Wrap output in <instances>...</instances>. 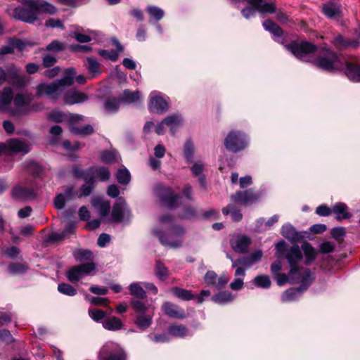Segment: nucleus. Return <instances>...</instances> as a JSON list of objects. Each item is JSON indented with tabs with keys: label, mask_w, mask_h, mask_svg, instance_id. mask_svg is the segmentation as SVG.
<instances>
[{
	"label": "nucleus",
	"mask_w": 360,
	"mask_h": 360,
	"mask_svg": "<svg viewBox=\"0 0 360 360\" xmlns=\"http://www.w3.org/2000/svg\"><path fill=\"white\" fill-rule=\"evenodd\" d=\"M285 48L300 60L313 63L327 71L339 70L342 67L340 56L336 53L328 48L319 49L316 45L307 41H294L285 45Z\"/></svg>",
	"instance_id": "f257e3e1"
},
{
	"label": "nucleus",
	"mask_w": 360,
	"mask_h": 360,
	"mask_svg": "<svg viewBox=\"0 0 360 360\" xmlns=\"http://www.w3.org/2000/svg\"><path fill=\"white\" fill-rule=\"evenodd\" d=\"M27 7H17L13 11L12 16L27 23L34 22L39 13H55L54 6L44 0H20Z\"/></svg>",
	"instance_id": "f03ea898"
},
{
	"label": "nucleus",
	"mask_w": 360,
	"mask_h": 360,
	"mask_svg": "<svg viewBox=\"0 0 360 360\" xmlns=\"http://www.w3.org/2000/svg\"><path fill=\"white\" fill-rule=\"evenodd\" d=\"M76 71L74 68L65 70L63 77L51 84H41L37 87V94L39 96H47L48 98L56 100L60 96L65 86H71L74 82Z\"/></svg>",
	"instance_id": "7ed1b4c3"
},
{
	"label": "nucleus",
	"mask_w": 360,
	"mask_h": 360,
	"mask_svg": "<svg viewBox=\"0 0 360 360\" xmlns=\"http://www.w3.org/2000/svg\"><path fill=\"white\" fill-rule=\"evenodd\" d=\"M277 251V256L280 257L281 255H285L290 266V275L291 278H294L295 273V267L298 266L297 264L302 259V250L297 245H294L290 248L286 249V243L283 240H281L276 245Z\"/></svg>",
	"instance_id": "20e7f679"
},
{
	"label": "nucleus",
	"mask_w": 360,
	"mask_h": 360,
	"mask_svg": "<svg viewBox=\"0 0 360 360\" xmlns=\"http://www.w3.org/2000/svg\"><path fill=\"white\" fill-rule=\"evenodd\" d=\"M74 175L86 181H93L96 184V181H106L110 178V172L103 167H91L86 170H83L78 165H75L72 168Z\"/></svg>",
	"instance_id": "39448f33"
},
{
	"label": "nucleus",
	"mask_w": 360,
	"mask_h": 360,
	"mask_svg": "<svg viewBox=\"0 0 360 360\" xmlns=\"http://www.w3.org/2000/svg\"><path fill=\"white\" fill-rule=\"evenodd\" d=\"M98 360H126L127 356L120 345L112 341L105 342L100 349Z\"/></svg>",
	"instance_id": "423d86ee"
},
{
	"label": "nucleus",
	"mask_w": 360,
	"mask_h": 360,
	"mask_svg": "<svg viewBox=\"0 0 360 360\" xmlns=\"http://www.w3.org/2000/svg\"><path fill=\"white\" fill-rule=\"evenodd\" d=\"M248 144L246 136L239 131H231L224 141L225 147L234 153L243 150Z\"/></svg>",
	"instance_id": "0eeeda50"
},
{
	"label": "nucleus",
	"mask_w": 360,
	"mask_h": 360,
	"mask_svg": "<svg viewBox=\"0 0 360 360\" xmlns=\"http://www.w3.org/2000/svg\"><path fill=\"white\" fill-rule=\"evenodd\" d=\"M13 98L16 109L12 108L10 110L11 116L19 117L30 112V104L33 100V96L31 94H17Z\"/></svg>",
	"instance_id": "6e6552de"
},
{
	"label": "nucleus",
	"mask_w": 360,
	"mask_h": 360,
	"mask_svg": "<svg viewBox=\"0 0 360 360\" xmlns=\"http://www.w3.org/2000/svg\"><path fill=\"white\" fill-rule=\"evenodd\" d=\"M95 269L96 265L94 262L75 265L67 271L66 277L69 281L75 283L89 275L91 272L94 271Z\"/></svg>",
	"instance_id": "1a4fd4ad"
},
{
	"label": "nucleus",
	"mask_w": 360,
	"mask_h": 360,
	"mask_svg": "<svg viewBox=\"0 0 360 360\" xmlns=\"http://www.w3.org/2000/svg\"><path fill=\"white\" fill-rule=\"evenodd\" d=\"M155 193L161 203L169 208H174L179 205V200L181 198L178 195H174L172 188L158 185L155 187Z\"/></svg>",
	"instance_id": "9d476101"
},
{
	"label": "nucleus",
	"mask_w": 360,
	"mask_h": 360,
	"mask_svg": "<svg viewBox=\"0 0 360 360\" xmlns=\"http://www.w3.org/2000/svg\"><path fill=\"white\" fill-rule=\"evenodd\" d=\"M185 230L181 226L174 227L172 233L166 237L160 231L154 230V234L159 238L160 243L170 248H176L182 245V242L179 239H174L175 237H181L184 234Z\"/></svg>",
	"instance_id": "9b49d317"
},
{
	"label": "nucleus",
	"mask_w": 360,
	"mask_h": 360,
	"mask_svg": "<svg viewBox=\"0 0 360 360\" xmlns=\"http://www.w3.org/2000/svg\"><path fill=\"white\" fill-rule=\"evenodd\" d=\"M36 187L33 181L27 184H19L13 187L12 190V197L20 201H25L35 198Z\"/></svg>",
	"instance_id": "f8f14e48"
},
{
	"label": "nucleus",
	"mask_w": 360,
	"mask_h": 360,
	"mask_svg": "<svg viewBox=\"0 0 360 360\" xmlns=\"http://www.w3.org/2000/svg\"><path fill=\"white\" fill-rule=\"evenodd\" d=\"M231 199L236 203L248 206L257 202L259 199V195L252 188H250L243 191H237L236 193L231 195Z\"/></svg>",
	"instance_id": "ddd939ff"
},
{
	"label": "nucleus",
	"mask_w": 360,
	"mask_h": 360,
	"mask_svg": "<svg viewBox=\"0 0 360 360\" xmlns=\"http://www.w3.org/2000/svg\"><path fill=\"white\" fill-rule=\"evenodd\" d=\"M293 277L291 278L290 276V283L300 284L301 287L304 290L310 285L314 279L309 269L300 266L295 267V273Z\"/></svg>",
	"instance_id": "4468645a"
},
{
	"label": "nucleus",
	"mask_w": 360,
	"mask_h": 360,
	"mask_svg": "<svg viewBox=\"0 0 360 360\" xmlns=\"http://www.w3.org/2000/svg\"><path fill=\"white\" fill-rule=\"evenodd\" d=\"M129 214V210L126 201L122 198H118L112 207L110 221L111 222H120L124 217H128Z\"/></svg>",
	"instance_id": "2eb2a0df"
},
{
	"label": "nucleus",
	"mask_w": 360,
	"mask_h": 360,
	"mask_svg": "<svg viewBox=\"0 0 360 360\" xmlns=\"http://www.w3.org/2000/svg\"><path fill=\"white\" fill-rule=\"evenodd\" d=\"M251 243V239L244 234L233 235L230 239V245L231 248L238 253H245Z\"/></svg>",
	"instance_id": "dca6fc26"
},
{
	"label": "nucleus",
	"mask_w": 360,
	"mask_h": 360,
	"mask_svg": "<svg viewBox=\"0 0 360 360\" xmlns=\"http://www.w3.org/2000/svg\"><path fill=\"white\" fill-rule=\"evenodd\" d=\"M7 151L13 154H27L30 152V146L18 139H11L6 142Z\"/></svg>",
	"instance_id": "f3484780"
},
{
	"label": "nucleus",
	"mask_w": 360,
	"mask_h": 360,
	"mask_svg": "<svg viewBox=\"0 0 360 360\" xmlns=\"http://www.w3.org/2000/svg\"><path fill=\"white\" fill-rule=\"evenodd\" d=\"M163 312L171 318L185 319L186 317L185 311L179 306L170 302H165L162 305Z\"/></svg>",
	"instance_id": "a211bd4d"
},
{
	"label": "nucleus",
	"mask_w": 360,
	"mask_h": 360,
	"mask_svg": "<svg viewBox=\"0 0 360 360\" xmlns=\"http://www.w3.org/2000/svg\"><path fill=\"white\" fill-rule=\"evenodd\" d=\"M13 98L11 88L5 87L0 91V111L8 112L11 110V103Z\"/></svg>",
	"instance_id": "6ab92c4d"
},
{
	"label": "nucleus",
	"mask_w": 360,
	"mask_h": 360,
	"mask_svg": "<svg viewBox=\"0 0 360 360\" xmlns=\"http://www.w3.org/2000/svg\"><path fill=\"white\" fill-rule=\"evenodd\" d=\"M341 8L340 4L330 1L323 5L322 12L328 18H339L342 16Z\"/></svg>",
	"instance_id": "aec40b11"
},
{
	"label": "nucleus",
	"mask_w": 360,
	"mask_h": 360,
	"mask_svg": "<svg viewBox=\"0 0 360 360\" xmlns=\"http://www.w3.org/2000/svg\"><path fill=\"white\" fill-rule=\"evenodd\" d=\"M230 259L232 262V267L236 269V276H244L245 270L252 266L248 257H243L237 259H233L231 257Z\"/></svg>",
	"instance_id": "412c9836"
},
{
	"label": "nucleus",
	"mask_w": 360,
	"mask_h": 360,
	"mask_svg": "<svg viewBox=\"0 0 360 360\" xmlns=\"http://www.w3.org/2000/svg\"><path fill=\"white\" fill-rule=\"evenodd\" d=\"M87 100L88 96L86 94L76 89H70L65 92L64 95V101L69 105L80 103Z\"/></svg>",
	"instance_id": "4be33fe9"
},
{
	"label": "nucleus",
	"mask_w": 360,
	"mask_h": 360,
	"mask_svg": "<svg viewBox=\"0 0 360 360\" xmlns=\"http://www.w3.org/2000/svg\"><path fill=\"white\" fill-rule=\"evenodd\" d=\"M148 108L150 112L164 113L168 110V104L162 97L150 96Z\"/></svg>",
	"instance_id": "5701e85b"
},
{
	"label": "nucleus",
	"mask_w": 360,
	"mask_h": 360,
	"mask_svg": "<svg viewBox=\"0 0 360 360\" xmlns=\"http://www.w3.org/2000/svg\"><path fill=\"white\" fill-rule=\"evenodd\" d=\"M92 206L98 210L101 217H106L110 209V203L108 200H104L101 197L95 196L91 199Z\"/></svg>",
	"instance_id": "b1692460"
},
{
	"label": "nucleus",
	"mask_w": 360,
	"mask_h": 360,
	"mask_svg": "<svg viewBox=\"0 0 360 360\" xmlns=\"http://www.w3.org/2000/svg\"><path fill=\"white\" fill-rule=\"evenodd\" d=\"M335 49L342 50L350 47L356 48L359 45L356 40H352L343 37L341 34H338L331 41Z\"/></svg>",
	"instance_id": "393cba45"
},
{
	"label": "nucleus",
	"mask_w": 360,
	"mask_h": 360,
	"mask_svg": "<svg viewBox=\"0 0 360 360\" xmlns=\"http://www.w3.org/2000/svg\"><path fill=\"white\" fill-rule=\"evenodd\" d=\"M22 169L33 175L34 176H39L43 172V168L37 162L34 160H26L22 164Z\"/></svg>",
	"instance_id": "a878e982"
},
{
	"label": "nucleus",
	"mask_w": 360,
	"mask_h": 360,
	"mask_svg": "<svg viewBox=\"0 0 360 360\" xmlns=\"http://www.w3.org/2000/svg\"><path fill=\"white\" fill-rule=\"evenodd\" d=\"M20 70L15 68H11L8 70L9 82L16 86H22L26 82L25 76L19 74Z\"/></svg>",
	"instance_id": "bb28decb"
},
{
	"label": "nucleus",
	"mask_w": 360,
	"mask_h": 360,
	"mask_svg": "<svg viewBox=\"0 0 360 360\" xmlns=\"http://www.w3.org/2000/svg\"><path fill=\"white\" fill-rule=\"evenodd\" d=\"M345 74L350 80L360 82V65L346 63Z\"/></svg>",
	"instance_id": "cd10ccee"
},
{
	"label": "nucleus",
	"mask_w": 360,
	"mask_h": 360,
	"mask_svg": "<svg viewBox=\"0 0 360 360\" xmlns=\"http://www.w3.org/2000/svg\"><path fill=\"white\" fill-rule=\"evenodd\" d=\"M73 197V188L70 187L63 193L58 194L54 200L55 207L58 209H63L66 201L70 200Z\"/></svg>",
	"instance_id": "c85d7f7f"
},
{
	"label": "nucleus",
	"mask_w": 360,
	"mask_h": 360,
	"mask_svg": "<svg viewBox=\"0 0 360 360\" xmlns=\"http://www.w3.org/2000/svg\"><path fill=\"white\" fill-rule=\"evenodd\" d=\"M333 213L336 215L338 221L349 219L352 215L347 212V207L345 203L339 202L333 207Z\"/></svg>",
	"instance_id": "c756f323"
},
{
	"label": "nucleus",
	"mask_w": 360,
	"mask_h": 360,
	"mask_svg": "<svg viewBox=\"0 0 360 360\" xmlns=\"http://www.w3.org/2000/svg\"><path fill=\"white\" fill-rule=\"evenodd\" d=\"M302 250L305 256V264L309 265L311 264L317 256V252L308 242H304L302 245Z\"/></svg>",
	"instance_id": "7c9ffc66"
},
{
	"label": "nucleus",
	"mask_w": 360,
	"mask_h": 360,
	"mask_svg": "<svg viewBox=\"0 0 360 360\" xmlns=\"http://www.w3.org/2000/svg\"><path fill=\"white\" fill-rule=\"evenodd\" d=\"M304 290V289L302 287L288 289L283 293L281 300L285 302L294 301L302 295Z\"/></svg>",
	"instance_id": "2f4dec72"
},
{
	"label": "nucleus",
	"mask_w": 360,
	"mask_h": 360,
	"mask_svg": "<svg viewBox=\"0 0 360 360\" xmlns=\"http://www.w3.org/2000/svg\"><path fill=\"white\" fill-rule=\"evenodd\" d=\"M182 118L179 115H171L163 120V123L169 127L172 133L174 134L176 128L182 123Z\"/></svg>",
	"instance_id": "473e14b6"
},
{
	"label": "nucleus",
	"mask_w": 360,
	"mask_h": 360,
	"mask_svg": "<svg viewBox=\"0 0 360 360\" xmlns=\"http://www.w3.org/2000/svg\"><path fill=\"white\" fill-rule=\"evenodd\" d=\"M234 296L228 291H221L212 297V300L219 304H224L232 302Z\"/></svg>",
	"instance_id": "72a5a7b5"
},
{
	"label": "nucleus",
	"mask_w": 360,
	"mask_h": 360,
	"mask_svg": "<svg viewBox=\"0 0 360 360\" xmlns=\"http://www.w3.org/2000/svg\"><path fill=\"white\" fill-rule=\"evenodd\" d=\"M103 326L108 330H118L122 328V323L119 318L111 316L103 322Z\"/></svg>",
	"instance_id": "f704fd0d"
},
{
	"label": "nucleus",
	"mask_w": 360,
	"mask_h": 360,
	"mask_svg": "<svg viewBox=\"0 0 360 360\" xmlns=\"http://www.w3.org/2000/svg\"><path fill=\"white\" fill-rule=\"evenodd\" d=\"M281 234L283 237L292 241H296L300 238V236L295 228L289 224H285L282 226Z\"/></svg>",
	"instance_id": "c9c22d12"
},
{
	"label": "nucleus",
	"mask_w": 360,
	"mask_h": 360,
	"mask_svg": "<svg viewBox=\"0 0 360 360\" xmlns=\"http://www.w3.org/2000/svg\"><path fill=\"white\" fill-rule=\"evenodd\" d=\"M129 290L130 295L138 298L144 299L146 297V292L143 288L141 286V283L139 282H134L129 285Z\"/></svg>",
	"instance_id": "e433bc0d"
},
{
	"label": "nucleus",
	"mask_w": 360,
	"mask_h": 360,
	"mask_svg": "<svg viewBox=\"0 0 360 360\" xmlns=\"http://www.w3.org/2000/svg\"><path fill=\"white\" fill-rule=\"evenodd\" d=\"M86 69L91 75V77H96L101 74L100 64L93 58H88L86 60Z\"/></svg>",
	"instance_id": "4c0bfd02"
},
{
	"label": "nucleus",
	"mask_w": 360,
	"mask_h": 360,
	"mask_svg": "<svg viewBox=\"0 0 360 360\" xmlns=\"http://www.w3.org/2000/svg\"><path fill=\"white\" fill-rule=\"evenodd\" d=\"M140 99V92L130 91L129 90H124L120 96V101L124 103H133Z\"/></svg>",
	"instance_id": "58836bf2"
},
{
	"label": "nucleus",
	"mask_w": 360,
	"mask_h": 360,
	"mask_svg": "<svg viewBox=\"0 0 360 360\" xmlns=\"http://www.w3.org/2000/svg\"><path fill=\"white\" fill-rule=\"evenodd\" d=\"M171 291L176 297L184 301L192 300L195 297L191 290L184 288L174 287L172 288Z\"/></svg>",
	"instance_id": "ea45409f"
},
{
	"label": "nucleus",
	"mask_w": 360,
	"mask_h": 360,
	"mask_svg": "<svg viewBox=\"0 0 360 360\" xmlns=\"http://www.w3.org/2000/svg\"><path fill=\"white\" fill-rule=\"evenodd\" d=\"M135 323L140 330H145L152 324V316L139 315L136 319Z\"/></svg>",
	"instance_id": "a19ab883"
},
{
	"label": "nucleus",
	"mask_w": 360,
	"mask_h": 360,
	"mask_svg": "<svg viewBox=\"0 0 360 360\" xmlns=\"http://www.w3.org/2000/svg\"><path fill=\"white\" fill-rule=\"evenodd\" d=\"M222 213L224 215L231 214L232 219L234 221H239L242 219L243 215L239 210H237L233 204H229L222 209Z\"/></svg>",
	"instance_id": "79ce46f5"
},
{
	"label": "nucleus",
	"mask_w": 360,
	"mask_h": 360,
	"mask_svg": "<svg viewBox=\"0 0 360 360\" xmlns=\"http://www.w3.org/2000/svg\"><path fill=\"white\" fill-rule=\"evenodd\" d=\"M168 332L170 335L177 337V338H184L188 333L187 328L181 324L179 325H171L168 328Z\"/></svg>",
	"instance_id": "37998d69"
},
{
	"label": "nucleus",
	"mask_w": 360,
	"mask_h": 360,
	"mask_svg": "<svg viewBox=\"0 0 360 360\" xmlns=\"http://www.w3.org/2000/svg\"><path fill=\"white\" fill-rule=\"evenodd\" d=\"M120 98L117 99L116 98H108L105 103L104 108L105 110L109 113L116 112L120 106Z\"/></svg>",
	"instance_id": "c03bdc74"
},
{
	"label": "nucleus",
	"mask_w": 360,
	"mask_h": 360,
	"mask_svg": "<svg viewBox=\"0 0 360 360\" xmlns=\"http://www.w3.org/2000/svg\"><path fill=\"white\" fill-rule=\"evenodd\" d=\"M263 26L266 30L271 32L275 36L281 37L283 34L282 29L270 19L265 20L263 22Z\"/></svg>",
	"instance_id": "a18cd8bd"
},
{
	"label": "nucleus",
	"mask_w": 360,
	"mask_h": 360,
	"mask_svg": "<svg viewBox=\"0 0 360 360\" xmlns=\"http://www.w3.org/2000/svg\"><path fill=\"white\" fill-rule=\"evenodd\" d=\"M94 131L93 126L86 124L83 127H71V133L80 135L86 136L93 134Z\"/></svg>",
	"instance_id": "49530a36"
},
{
	"label": "nucleus",
	"mask_w": 360,
	"mask_h": 360,
	"mask_svg": "<svg viewBox=\"0 0 360 360\" xmlns=\"http://www.w3.org/2000/svg\"><path fill=\"white\" fill-rule=\"evenodd\" d=\"M116 178L119 184L127 185L130 181L131 176L129 172L126 168H123L118 169Z\"/></svg>",
	"instance_id": "de8ad7c7"
},
{
	"label": "nucleus",
	"mask_w": 360,
	"mask_h": 360,
	"mask_svg": "<svg viewBox=\"0 0 360 360\" xmlns=\"http://www.w3.org/2000/svg\"><path fill=\"white\" fill-rule=\"evenodd\" d=\"M100 158L101 161L105 163L119 162L120 159L118 154L112 151H104L101 153Z\"/></svg>",
	"instance_id": "09e8293b"
},
{
	"label": "nucleus",
	"mask_w": 360,
	"mask_h": 360,
	"mask_svg": "<svg viewBox=\"0 0 360 360\" xmlns=\"http://www.w3.org/2000/svg\"><path fill=\"white\" fill-rule=\"evenodd\" d=\"M73 256L77 262H83L91 260L93 254L89 250H78L73 253Z\"/></svg>",
	"instance_id": "8fccbe9b"
},
{
	"label": "nucleus",
	"mask_w": 360,
	"mask_h": 360,
	"mask_svg": "<svg viewBox=\"0 0 360 360\" xmlns=\"http://www.w3.org/2000/svg\"><path fill=\"white\" fill-rule=\"evenodd\" d=\"M276 4L274 2H263L257 8V11L262 13H276Z\"/></svg>",
	"instance_id": "3c124183"
},
{
	"label": "nucleus",
	"mask_w": 360,
	"mask_h": 360,
	"mask_svg": "<svg viewBox=\"0 0 360 360\" xmlns=\"http://www.w3.org/2000/svg\"><path fill=\"white\" fill-rule=\"evenodd\" d=\"M146 10L149 15L158 21L161 20L165 14L162 8L155 6H148Z\"/></svg>",
	"instance_id": "603ef678"
},
{
	"label": "nucleus",
	"mask_w": 360,
	"mask_h": 360,
	"mask_svg": "<svg viewBox=\"0 0 360 360\" xmlns=\"http://www.w3.org/2000/svg\"><path fill=\"white\" fill-rule=\"evenodd\" d=\"M255 285L259 288H268L271 285V281L268 276H257L253 281Z\"/></svg>",
	"instance_id": "864d4df0"
},
{
	"label": "nucleus",
	"mask_w": 360,
	"mask_h": 360,
	"mask_svg": "<svg viewBox=\"0 0 360 360\" xmlns=\"http://www.w3.org/2000/svg\"><path fill=\"white\" fill-rule=\"evenodd\" d=\"M84 181L85 184L80 188L79 193L78 194L79 198L89 195L95 187L96 184H94L93 181H89L84 180Z\"/></svg>",
	"instance_id": "5fc2aeb1"
},
{
	"label": "nucleus",
	"mask_w": 360,
	"mask_h": 360,
	"mask_svg": "<svg viewBox=\"0 0 360 360\" xmlns=\"http://www.w3.org/2000/svg\"><path fill=\"white\" fill-rule=\"evenodd\" d=\"M28 267L24 264L13 263L8 266V271L11 274H20L25 273Z\"/></svg>",
	"instance_id": "6e6d98bb"
},
{
	"label": "nucleus",
	"mask_w": 360,
	"mask_h": 360,
	"mask_svg": "<svg viewBox=\"0 0 360 360\" xmlns=\"http://www.w3.org/2000/svg\"><path fill=\"white\" fill-rule=\"evenodd\" d=\"M58 290L64 295L74 296L77 294V290L68 283H62L58 285Z\"/></svg>",
	"instance_id": "4d7b16f0"
},
{
	"label": "nucleus",
	"mask_w": 360,
	"mask_h": 360,
	"mask_svg": "<svg viewBox=\"0 0 360 360\" xmlns=\"http://www.w3.org/2000/svg\"><path fill=\"white\" fill-rule=\"evenodd\" d=\"M167 268L160 262H157L155 264L156 276L162 281H165L167 277Z\"/></svg>",
	"instance_id": "13d9d810"
},
{
	"label": "nucleus",
	"mask_w": 360,
	"mask_h": 360,
	"mask_svg": "<svg viewBox=\"0 0 360 360\" xmlns=\"http://www.w3.org/2000/svg\"><path fill=\"white\" fill-rule=\"evenodd\" d=\"M88 313L89 316L96 322H99L106 316V313L103 310L98 309H89Z\"/></svg>",
	"instance_id": "bf43d9fd"
},
{
	"label": "nucleus",
	"mask_w": 360,
	"mask_h": 360,
	"mask_svg": "<svg viewBox=\"0 0 360 360\" xmlns=\"http://www.w3.org/2000/svg\"><path fill=\"white\" fill-rule=\"evenodd\" d=\"M84 120V116L79 114H70L68 115L67 122L71 131V127H76L75 124Z\"/></svg>",
	"instance_id": "052dcab7"
},
{
	"label": "nucleus",
	"mask_w": 360,
	"mask_h": 360,
	"mask_svg": "<svg viewBox=\"0 0 360 360\" xmlns=\"http://www.w3.org/2000/svg\"><path fill=\"white\" fill-rule=\"evenodd\" d=\"M217 274L213 271H208L204 277L205 283L207 286L216 287Z\"/></svg>",
	"instance_id": "680f3d73"
},
{
	"label": "nucleus",
	"mask_w": 360,
	"mask_h": 360,
	"mask_svg": "<svg viewBox=\"0 0 360 360\" xmlns=\"http://www.w3.org/2000/svg\"><path fill=\"white\" fill-rule=\"evenodd\" d=\"M49 117L56 122H63L67 121L68 115L60 111L54 110L49 114Z\"/></svg>",
	"instance_id": "e2e57ef3"
},
{
	"label": "nucleus",
	"mask_w": 360,
	"mask_h": 360,
	"mask_svg": "<svg viewBox=\"0 0 360 360\" xmlns=\"http://www.w3.org/2000/svg\"><path fill=\"white\" fill-rule=\"evenodd\" d=\"M193 145L191 141H187L184 145V155L188 161H191L193 156Z\"/></svg>",
	"instance_id": "0e129e2a"
},
{
	"label": "nucleus",
	"mask_w": 360,
	"mask_h": 360,
	"mask_svg": "<svg viewBox=\"0 0 360 360\" xmlns=\"http://www.w3.org/2000/svg\"><path fill=\"white\" fill-rule=\"evenodd\" d=\"M131 305L132 308L139 313H144L148 310V307L142 301L131 300Z\"/></svg>",
	"instance_id": "69168bd1"
},
{
	"label": "nucleus",
	"mask_w": 360,
	"mask_h": 360,
	"mask_svg": "<svg viewBox=\"0 0 360 360\" xmlns=\"http://www.w3.org/2000/svg\"><path fill=\"white\" fill-rule=\"evenodd\" d=\"M86 300L89 301V302L91 304L97 305V306H107L108 303V300L105 297H89L88 295L86 296Z\"/></svg>",
	"instance_id": "338daca9"
},
{
	"label": "nucleus",
	"mask_w": 360,
	"mask_h": 360,
	"mask_svg": "<svg viewBox=\"0 0 360 360\" xmlns=\"http://www.w3.org/2000/svg\"><path fill=\"white\" fill-rule=\"evenodd\" d=\"M64 49V44L58 40H53L46 47V50L53 52H58Z\"/></svg>",
	"instance_id": "774afa93"
}]
</instances>
